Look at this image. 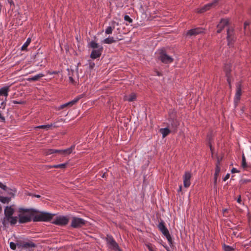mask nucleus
I'll return each mask as SVG.
<instances>
[{
  "label": "nucleus",
  "mask_w": 251,
  "mask_h": 251,
  "mask_svg": "<svg viewBox=\"0 0 251 251\" xmlns=\"http://www.w3.org/2000/svg\"><path fill=\"white\" fill-rule=\"evenodd\" d=\"M209 147H210V150L211 151V152L212 153H213V148H212L211 145L210 144V145H209Z\"/></svg>",
  "instance_id": "5fc2aeb1"
},
{
  "label": "nucleus",
  "mask_w": 251,
  "mask_h": 251,
  "mask_svg": "<svg viewBox=\"0 0 251 251\" xmlns=\"http://www.w3.org/2000/svg\"><path fill=\"white\" fill-rule=\"evenodd\" d=\"M82 98V95H79L78 97L75 98L73 100H72L68 102H67L66 103L61 105L59 107L58 109L59 110H60V109H62L65 107H67L68 106L71 107V106H73L74 104H75Z\"/></svg>",
  "instance_id": "9b49d317"
},
{
  "label": "nucleus",
  "mask_w": 251,
  "mask_h": 251,
  "mask_svg": "<svg viewBox=\"0 0 251 251\" xmlns=\"http://www.w3.org/2000/svg\"><path fill=\"white\" fill-rule=\"evenodd\" d=\"M7 99L5 98V100H3L0 104V108L2 109H4L6 106V101Z\"/></svg>",
  "instance_id": "58836bf2"
},
{
  "label": "nucleus",
  "mask_w": 251,
  "mask_h": 251,
  "mask_svg": "<svg viewBox=\"0 0 251 251\" xmlns=\"http://www.w3.org/2000/svg\"><path fill=\"white\" fill-rule=\"evenodd\" d=\"M103 51V48H100V49L93 50L90 54V57L95 59L99 58L102 53Z\"/></svg>",
  "instance_id": "dca6fc26"
},
{
  "label": "nucleus",
  "mask_w": 251,
  "mask_h": 251,
  "mask_svg": "<svg viewBox=\"0 0 251 251\" xmlns=\"http://www.w3.org/2000/svg\"><path fill=\"white\" fill-rule=\"evenodd\" d=\"M46 57L45 55L40 52H37L35 55L34 58V62L36 63L37 66H42V63L43 62L44 60H45Z\"/></svg>",
  "instance_id": "1a4fd4ad"
},
{
  "label": "nucleus",
  "mask_w": 251,
  "mask_h": 251,
  "mask_svg": "<svg viewBox=\"0 0 251 251\" xmlns=\"http://www.w3.org/2000/svg\"><path fill=\"white\" fill-rule=\"evenodd\" d=\"M229 176H230V174H227L226 176L224 177V178H223V180L224 181H226V180H227L229 178Z\"/></svg>",
  "instance_id": "49530a36"
},
{
  "label": "nucleus",
  "mask_w": 251,
  "mask_h": 251,
  "mask_svg": "<svg viewBox=\"0 0 251 251\" xmlns=\"http://www.w3.org/2000/svg\"><path fill=\"white\" fill-rule=\"evenodd\" d=\"M54 215V214L50 213L42 212H40L39 214L35 215L32 219L34 222H48L50 221Z\"/></svg>",
  "instance_id": "7ed1b4c3"
},
{
  "label": "nucleus",
  "mask_w": 251,
  "mask_h": 251,
  "mask_svg": "<svg viewBox=\"0 0 251 251\" xmlns=\"http://www.w3.org/2000/svg\"><path fill=\"white\" fill-rule=\"evenodd\" d=\"M242 94V84L241 82H238L236 84V91L234 101L237 102L240 100V97Z\"/></svg>",
  "instance_id": "2eb2a0df"
},
{
  "label": "nucleus",
  "mask_w": 251,
  "mask_h": 251,
  "mask_svg": "<svg viewBox=\"0 0 251 251\" xmlns=\"http://www.w3.org/2000/svg\"><path fill=\"white\" fill-rule=\"evenodd\" d=\"M124 20L129 23H132L133 22L132 19L129 16L126 15L124 16Z\"/></svg>",
  "instance_id": "ea45409f"
},
{
  "label": "nucleus",
  "mask_w": 251,
  "mask_h": 251,
  "mask_svg": "<svg viewBox=\"0 0 251 251\" xmlns=\"http://www.w3.org/2000/svg\"><path fill=\"white\" fill-rule=\"evenodd\" d=\"M192 177L191 174L189 172H186L183 176V184L185 188H188L191 184V178Z\"/></svg>",
  "instance_id": "f8f14e48"
},
{
  "label": "nucleus",
  "mask_w": 251,
  "mask_h": 251,
  "mask_svg": "<svg viewBox=\"0 0 251 251\" xmlns=\"http://www.w3.org/2000/svg\"><path fill=\"white\" fill-rule=\"evenodd\" d=\"M31 39L30 38H27L26 42L24 43V44L22 46L21 48V50L23 51L27 50V48L28 45L31 43Z\"/></svg>",
  "instance_id": "cd10ccee"
},
{
  "label": "nucleus",
  "mask_w": 251,
  "mask_h": 251,
  "mask_svg": "<svg viewBox=\"0 0 251 251\" xmlns=\"http://www.w3.org/2000/svg\"><path fill=\"white\" fill-rule=\"evenodd\" d=\"M44 76V75L43 74H38L33 77H29L27 80L29 81H36L38 80L40 78Z\"/></svg>",
  "instance_id": "a878e982"
},
{
  "label": "nucleus",
  "mask_w": 251,
  "mask_h": 251,
  "mask_svg": "<svg viewBox=\"0 0 251 251\" xmlns=\"http://www.w3.org/2000/svg\"><path fill=\"white\" fill-rule=\"evenodd\" d=\"M69 79L71 83H74L75 82V80L74 79L72 76H69Z\"/></svg>",
  "instance_id": "de8ad7c7"
},
{
  "label": "nucleus",
  "mask_w": 251,
  "mask_h": 251,
  "mask_svg": "<svg viewBox=\"0 0 251 251\" xmlns=\"http://www.w3.org/2000/svg\"><path fill=\"white\" fill-rule=\"evenodd\" d=\"M167 238L168 242L169 243V245L171 247L173 246V242L171 235L169 233V232L164 235Z\"/></svg>",
  "instance_id": "473e14b6"
},
{
  "label": "nucleus",
  "mask_w": 251,
  "mask_h": 251,
  "mask_svg": "<svg viewBox=\"0 0 251 251\" xmlns=\"http://www.w3.org/2000/svg\"><path fill=\"white\" fill-rule=\"evenodd\" d=\"M218 2V0H215L212 2L208 3L205 4L204 6L202 7L201 8L198 10V12L199 13H203L208 10H209L211 7H215Z\"/></svg>",
  "instance_id": "9d476101"
},
{
  "label": "nucleus",
  "mask_w": 251,
  "mask_h": 251,
  "mask_svg": "<svg viewBox=\"0 0 251 251\" xmlns=\"http://www.w3.org/2000/svg\"><path fill=\"white\" fill-rule=\"evenodd\" d=\"M248 25V24H247V23H245V26H246V25Z\"/></svg>",
  "instance_id": "e2e57ef3"
},
{
  "label": "nucleus",
  "mask_w": 251,
  "mask_h": 251,
  "mask_svg": "<svg viewBox=\"0 0 251 251\" xmlns=\"http://www.w3.org/2000/svg\"><path fill=\"white\" fill-rule=\"evenodd\" d=\"M116 24L117 25H119L118 23H116V22H115V21H113V22H112V24H114H114Z\"/></svg>",
  "instance_id": "bf43d9fd"
},
{
  "label": "nucleus",
  "mask_w": 251,
  "mask_h": 251,
  "mask_svg": "<svg viewBox=\"0 0 251 251\" xmlns=\"http://www.w3.org/2000/svg\"><path fill=\"white\" fill-rule=\"evenodd\" d=\"M6 191L10 195L14 196V193L16 192V190L15 189H14V190L10 189L8 188H7V190Z\"/></svg>",
  "instance_id": "4c0bfd02"
},
{
  "label": "nucleus",
  "mask_w": 251,
  "mask_h": 251,
  "mask_svg": "<svg viewBox=\"0 0 251 251\" xmlns=\"http://www.w3.org/2000/svg\"><path fill=\"white\" fill-rule=\"evenodd\" d=\"M17 246V244H16L13 242H11L10 243V248L11 249H12L13 250H16Z\"/></svg>",
  "instance_id": "a19ab883"
},
{
  "label": "nucleus",
  "mask_w": 251,
  "mask_h": 251,
  "mask_svg": "<svg viewBox=\"0 0 251 251\" xmlns=\"http://www.w3.org/2000/svg\"><path fill=\"white\" fill-rule=\"evenodd\" d=\"M228 20L227 19H222L219 24L217 25L218 30L217 32L220 33L221 32L222 30L228 24Z\"/></svg>",
  "instance_id": "f3484780"
},
{
  "label": "nucleus",
  "mask_w": 251,
  "mask_h": 251,
  "mask_svg": "<svg viewBox=\"0 0 251 251\" xmlns=\"http://www.w3.org/2000/svg\"><path fill=\"white\" fill-rule=\"evenodd\" d=\"M69 222V219L67 216H60L57 217L51 223L60 226H65L67 225Z\"/></svg>",
  "instance_id": "423d86ee"
},
{
  "label": "nucleus",
  "mask_w": 251,
  "mask_h": 251,
  "mask_svg": "<svg viewBox=\"0 0 251 251\" xmlns=\"http://www.w3.org/2000/svg\"><path fill=\"white\" fill-rule=\"evenodd\" d=\"M67 164V163H63V164H58V165H55L52 166L51 167L54 168L64 169V168H66Z\"/></svg>",
  "instance_id": "e433bc0d"
},
{
  "label": "nucleus",
  "mask_w": 251,
  "mask_h": 251,
  "mask_svg": "<svg viewBox=\"0 0 251 251\" xmlns=\"http://www.w3.org/2000/svg\"><path fill=\"white\" fill-rule=\"evenodd\" d=\"M148 248L150 251H153V250L151 247H150L149 246H148Z\"/></svg>",
  "instance_id": "13d9d810"
},
{
  "label": "nucleus",
  "mask_w": 251,
  "mask_h": 251,
  "mask_svg": "<svg viewBox=\"0 0 251 251\" xmlns=\"http://www.w3.org/2000/svg\"><path fill=\"white\" fill-rule=\"evenodd\" d=\"M9 91V87L8 86L3 87L0 89V97L3 96L7 98L8 95V92Z\"/></svg>",
  "instance_id": "412c9836"
},
{
  "label": "nucleus",
  "mask_w": 251,
  "mask_h": 251,
  "mask_svg": "<svg viewBox=\"0 0 251 251\" xmlns=\"http://www.w3.org/2000/svg\"><path fill=\"white\" fill-rule=\"evenodd\" d=\"M226 211H227V210H226V209L224 210V212H226Z\"/></svg>",
  "instance_id": "0e129e2a"
},
{
  "label": "nucleus",
  "mask_w": 251,
  "mask_h": 251,
  "mask_svg": "<svg viewBox=\"0 0 251 251\" xmlns=\"http://www.w3.org/2000/svg\"><path fill=\"white\" fill-rule=\"evenodd\" d=\"M86 223V221L83 219L73 217L72 218L71 226L75 228H80L85 225Z\"/></svg>",
  "instance_id": "39448f33"
},
{
  "label": "nucleus",
  "mask_w": 251,
  "mask_h": 251,
  "mask_svg": "<svg viewBox=\"0 0 251 251\" xmlns=\"http://www.w3.org/2000/svg\"><path fill=\"white\" fill-rule=\"evenodd\" d=\"M0 120L2 122H5V119L4 116H3L0 113Z\"/></svg>",
  "instance_id": "a18cd8bd"
},
{
  "label": "nucleus",
  "mask_w": 251,
  "mask_h": 251,
  "mask_svg": "<svg viewBox=\"0 0 251 251\" xmlns=\"http://www.w3.org/2000/svg\"><path fill=\"white\" fill-rule=\"evenodd\" d=\"M232 173H238L239 171L236 168H232L231 171Z\"/></svg>",
  "instance_id": "8fccbe9b"
},
{
  "label": "nucleus",
  "mask_w": 251,
  "mask_h": 251,
  "mask_svg": "<svg viewBox=\"0 0 251 251\" xmlns=\"http://www.w3.org/2000/svg\"><path fill=\"white\" fill-rule=\"evenodd\" d=\"M220 170H221V169H220V161L219 160H218L217 161V162L216 163V168H215V174H214V188L215 189H216V184H217V178H218V176L219 175V174L220 172Z\"/></svg>",
  "instance_id": "a211bd4d"
},
{
  "label": "nucleus",
  "mask_w": 251,
  "mask_h": 251,
  "mask_svg": "<svg viewBox=\"0 0 251 251\" xmlns=\"http://www.w3.org/2000/svg\"><path fill=\"white\" fill-rule=\"evenodd\" d=\"M106 174H107V173L106 172L102 173V175L101 176V177H103V178L106 177Z\"/></svg>",
  "instance_id": "603ef678"
},
{
  "label": "nucleus",
  "mask_w": 251,
  "mask_h": 251,
  "mask_svg": "<svg viewBox=\"0 0 251 251\" xmlns=\"http://www.w3.org/2000/svg\"><path fill=\"white\" fill-rule=\"evenodd\" d=\"M89 47L93 50L100 49V48H103L101 46L99 45L95 41H91L89 44Z\"/></svg>",
  "instance_id": "b1692460"
},
{
  "label": "nucleus",
  "mask_w": 251,
  "mask_h": 251,
  "mask_svg": "<svg viewBox=\"0 0 251 251\" xmlns=\"http://www.w3.org/2000/svg\"><path fill=\"white\" fill-rule=\"evenodd\" d=\"M237 201L239 203H241L242 200H241V197L240 195L239 196L238 198L237 199Z\"/></svg>",
  "instance_id": "09e8293b"
},
{
  "label": "nucleus",
  "mask_w": 251,
  "mask_h": 251,
  "mask_svg": "<svg viewBox=\"0 0 251 251\" xmlns=\"http://www.w3.org/2000/svg\"><path fill=\"white\" fill-rule=\"evenodd\" d=\"M13 102L14 103H19V102H17V101H14Z\"/></svg>",
  "instance_id": "680f3d73"
},
{
  "label": "nucleus",
  "mask_w": 251,
  "mask_h": 251,
  "mask_svg": "<svg viewBox=\"0 0 251 251\" xmlns=\"http://www.w3.org/2000/svg\"><path fill=\"white\" fill-rule=\"evenodd\" d=\"M10 201V198L0 196V201L3 203H8Z\"/></svg>",
  "instance_id": "2f4dec72"
},
{
  "label": "nucleus",
  "mask_w": 251,
  "mask_h": 251,
  "mask_svg": "<svg viewBox=\"0 0 251 251\" xmlns=\"http://www.w3.org/2000/svg\"><path fill=\"white\" fill-rule=\"evenodd\" d=\"M225 71H226V76L227 77V80L228 82L229 83H230L229 81V77H230V69H229V66H226L225 68Z\"/></svg>",
  "instance_id": "c756f323"
},
{
  "label": "nucleus",
  "mask_w": 251,
  "mask_h": 251,
  "mask_svg": "<svg viewBox=\"0 0 251 251\" xmlns=\"http://www.w3.org/2000/svg\"><path fill=\"white\" fill-rule=\"evenodd\" d=\"M51 126V125H41V126H37V127L39 128L48 129Z\"/></svg>",
  "instance_id": "79ce46f5"
},
{
  "label": "nucleus",
  "mask_w": 251,
  "mask_h": 251,
  "mask_svg": "<svg viewBox=\"0 0 251 251\" xmlns=\"http://www.w3.org/2000/svg\"><path fill=\"white\" fill-rule=\"evenodd\" d=\"M155 74L158 76H161L162 75V73L159 72H158V71H155Z\"/></svg>",
  "instance_id": "3c124183"
},
{
  "label": "nucleus",
  "mask_w": 251,
  "mask_h": 251,
  "mask_svg": "<svg viewBox=\"0 0 251 251\" xmlns=\"http://www.w3.org/2000/svg\"><path fill=\"white\" fill-rule=\"evenodd\" d=\"M244 182L245 183L251 182V180L249 179H245L244 180Z\"/></svg>",
  "instance_id": "6e6d98bb"
},
{
  "label": "nucleus",
  "mask_w": 251,
  "mask_h": 251,
  "mask_svg": "<svg viewBox=\"0 0 251 251\" xmlns=\"http://www.w3.org/2000/svg\"><path fill=\"white\" fill-rule=\"evenodd\" d=\"M60 151L58 150L52 149H46L44 151V153L46 155H50L53 153H58Z\"/></svg>",
  "instance_id": "bb28decb"
},
{
  "label": "nucleus",
  "mask_w": 251,
  "mask_h": 251,
  "mask_svg": "<svg viewBox=\"0 0 251 251\" xmlns=\"http://www.w3.org/2000/svg\"><path fill=\"white\" fill-rule=\"evenodd\" d=\"M9 2L10 3V4L11 5L12 4H14V2H13V1L12 0H10V1H9Z\"/></svg>",
  "instance_id": "052dcab7"
},
{
  "label": "nucleus",
  "mask_w": 251,
  "mask_h": 251,
  "mask_svg": "<svg viewBox=\"0 0 251 251\" xmlns=\"http://www.w3.org/2000/svg\"><path fill=\"white\" fill-rule=\"evenodd\" d=\"M159 132L162 134L163 138H165L171 132V130L168 128H162L159 129Z\"/></svg>",
  "instance_id": "393cba45"
},
{
  "label": "nucleus",
  "mask_w": 251,
  "mask_h": 251,
  "mask_svg": "<svg viewBox=\"0 0 251 251\" xmlns=\"http://www.w3.org/2000/svg\"><path fill=\"white\" fill-rule=\"evenodd\" d=\"M17 217H13L12 216L10 218H8L6 220L9 222L11 225H15L17 222Z\"/></svg>",
  "instance_id": "7c9ffc66"
},
{
  "label": "nucleus",
  "mask_w": 251,
  "mask_h": 251,
  "mask_svg": "<svg viewBox=\"0 0 251 251\" xmlns=\"http://www.w3.org/2000/svg\"><path fill=\"white\" fill-rule=\"evenodd\" d=\"M223 249L224 251H233L234 249L231 246L226 245L225 244L223 245Z\"/></svg>",
  "instance_id": "72a5a7b5"
},
{
  "label": "nucleus",
  "mask_w": 251,
  "mask_h": 251,
  "mask_svg": "<svg viewBox=\"0 0 251 251\" xmlns=\"http://www.w3.org/2000/svg\"><path fill=\"white\" fill-rule=\"evenodd\" d=\"M120 39L116 38V39H115L113 37H108V38H105L103 41V43L104 44H110L113 43H116L117 41H118L120 40Z\"/></svg>",
  "instance_id": "4be33fe9"
},
{
  "label": "nucleus",
  "mask_w": 251,
  "mask_h": 251,
  "mask_svg": "<svg viewBox=\"0 0 251 251\" xmlns=\"http://www.w3.org/2000/svg\"><path fill=\"white\" fill-rule=\"evenodd\" d=\"M75 149V145L72 146L70 148H68L65 150H58L59 151L58 153L61 154H70L73 151V150Z\"/></svg>",
  "instance_id": "5701e85b"
},
{
  "label": "nucleus",
  "mask_w": 251,
  "mask_h": 251,
  "mask_svg": "<svg viewBox=\"0 0 251 251\" xmlns=\"http://www.w3.org/2000/svg\"><path fill=\"white\" fill-rule=\"evenodd\" d=\"M169 126L172 127L174 131L175 132L179 126V124L178 121L176 118V113L174 112H172L169 114Z\"/></svg>",
  "instance_id": "20e7f679"
},
{
  "label": "nucleus",
  "mask_w": 251,
  "mask_h": 251,
  "mask_svg": "<svg viewBox=\"0 0 251 251\" xmlns=\"http://www.w3.org/2000/svg\"><path fill=\"white\" fill-rule=\"evenodd\" d=\"M203 30H204V29L201 27H197V28H195L194 29H191L190 30H189L187 31V32L186 33V36H196L197 35H198L199 34L203 33Z\"/></svg>",
  "instance_id": "ddd939ff"
},
{
  "label": "nucleus",
  "mask_w": 251,
  "mask_h": 251,
  "mask_svg": "<svg viewBox=\"0 0 251 251\" xmlns=\"http://www.w3.org/2000/svg\"><path fill=\"white\" fill-rule=\"evenodd\" d=\"M14 212V209L11 206H6L4 209V215L5 218H10Z\"/></svg>",
  "instance_id": "aec40b11"
},
{
  "label": "nucleus",
  "mask_w": 251,
  "mask_h": 251,
  "mask_svg": "<svg viewBox=\"0 0 251 251\" xmlns=\"http://www.w3.org/2000/svg\"><path fill=\"white\" fill-rule=\"evenodd\" d=\"M115 28L114 25L113 26H109L105 29V34H110L112 33L113 29Z\"/></svg>",
  "instance_id": "c9c22d12"
},
{
  "label": "nucleus",
  "mask_w": 251,
  "mask_h": 251,
  "mask_svg": "<svg viewBox=\"0 0 251 251\" xmlns=\"http://www.w3.org/2000/svg\"><path fill=\"white\" fill-rule=\"evenodd\" d=\"M34 196L35 197L37 198H40V197H41V196H40V195H34Z\"/></svg>",
  "instance_id": "4d7b16f0"
},
{
  "label": "nucleus",
  "mask_w": 251,
  "mask_h": 251,
  "mask_svg": "<svg viewBox=\"0 0 251 251\" xmlns=\"http://www.w3.org/2000/svg\"><path fill=\"white\" fill-rule=\"evenodd\" d=\"M241 166L243 168H247L248 167L247 163L246 162V158H245L244 154H243L242 156Z\"/></svg>",
  "instance_id": "f704fd0d"
},
{
  "label": "nucleus",
  "mask_w": 251,
  "mask_h": 251,
  "mask_svg": "<svg viewBox=\"0 0 251 251\" xmlns=\"http://www.w3.org/2000/svg\"><path fill=\"white\" fill-rule=\"evenodd\" d=\"M106 241L111 249L116 251H121L118 244L116 242L112 236L107 235L106 238Z\"/></svg>",
  "instance_id": "0eeeda50"
},
{
  "label": "nucleus",
  "mask_w": 251,
  "mask_h": 251,
  "mask_svg": "<svg viewBox=\"0 0 251 251\" xmlns=\"http://www.w3.org/2000/svg\"><path fill=\"white\" fill-rule=\"evenodd\" d=\"M158 227L163 235H165V234L169 232L168 229L165 225V223L162 220L159 222Z\"/></svg>",
  "instance_id": "6ab92c4d"
},
{
  "label": "nucleus",
  "mask_w": 251,
  "mask_h": 251,
  "mask_svg": "<svg viewBox=\"0 0 251 251\" xmlns=\"http://www.w3.org/2000/svg\"><path fill=\"white\" fill-rule=\"evenodd\" d=\"M136 98V95L135 93H131L128 96H126V100L128 101H133Z\"/></svg>",
  "instance_id": "c85d7f7f"
},
{
  "label": "nucleus",
  "mask_w": 251,
  "mask_h": 251,
  "mask_svg": "<svg viewBox=\"0 0 251 251\" xmlns=\"http://www.w3.org/2000/svg\"><path fill=\"white\" fill-rule=\"evenodd\" d=\"M19 212L20 213H27L29 215H23L22 214H20L19 215V222L21 224L26 223L30 222L32 220V216L33 215V213H37L38 211L34 209H25L24 208H19Z\"/></svg>",
  "instance_id": "f257e3e1"
},
{
  "label": "nucleus",
  "mask_w": 251,
  "mask_h": 251,
  "mask_svg": "<svg viewBox=\"0 0 251 251\" xmlns=\"http://www.w3.org/2000/svg\"><path fill=\"white\" fill-rule=\"evenodd\" d=\"M0 188L2 189L4 191H6L7 187L6 185L3 184L1 182H0Z\"/></svg>",
  "instance_id": "c03bdc74"
},
{
  "label": "nucleus",
  "mask_w": 251,
  "mask_h": 251,
  "mask_svg": "<svg viewBox=\"0 0 251 251\" xmlns=\"http://www.w3.org/2000/svg\"><path fill=\"white\" fill-rule=\"evenodd\" d=\"M95 66V63L94 62L92 61H89V67L90 69H93Z\"/></svg>",
  "instance_id": "37998d69"
},
{
  "label": "nucleus",
  "mask_w": 251,
  "mask_h": 251,
  "mask_svg": "<svg viewBox=\"0 0 251 251\" xmlns=\"http://www.w3.org/2000/svg\"><path fill=\"white\" fill-rule=\"evenodd\" d=\"M17 247L19 248L25 249L34 248L37 247V245L34 243H33L32 241L29 240L27 242L24 241L22 243H18Z\"/></svg>",
  "instance_id": "6e6552de"
},
{
  "label": "nucleus",
  "mask_w": 251,
  "mask_h": 251,
  "mask_svg": "<svg viewBox=\"0 0 251 251\" xmlns=\"http://www.w3.org/2000/svg\"><path fill=\"white\" fill-rule=\"evenodd\" d=\"M157 58L164 64H169L173 62L174 59L168 55L165 50L161 49L158 51Z\"/></svg>",
  "instance_id": "f03ea898"
},
{
  "label": "nucleus",
  "mask_w": 251,
  "mask_h": 251,
  "mask_svg": "<svg viewBox=\"0 0 251 251\" xmlns=\"http://www.w3.org/2000/svg\"><path fill=\"white\" fill-rule=\"evenodd\" d=\"M227 41L228 45L231 46L234 41V37L233 35V30L232 28H228L227 29Z\"/></svg>",
  "instance_id": "4468645a"
},
{
  "label": "nucleus",
  "mask_w": 251,
  "mask_h": 251,
  "mask_svg": "<svg viewBox=\"0 0 251 251\" xmlns=\"http://www.w3.org/2000/svg\"><path fill=\"white\" fill-rule=\"evenodd\" d=\"M182 190V186L180 185L179 187V189H178V192H181Z\"/></svg>",
  "instance_id": "864d4df0"
}]
</instances>
